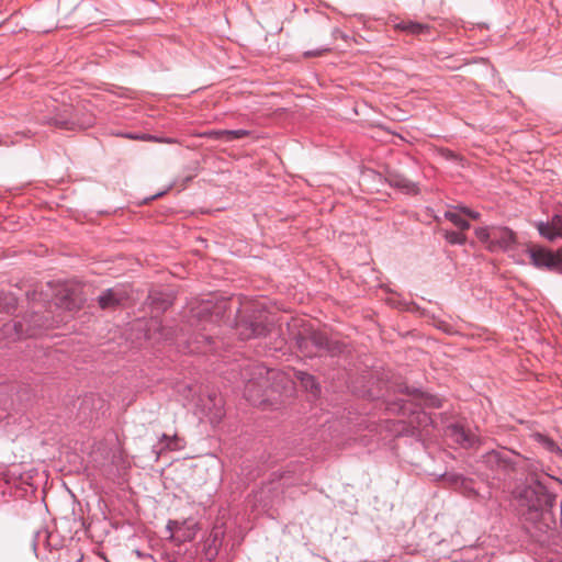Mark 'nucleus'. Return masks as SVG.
<instances>
[{
  "label": "nucleus",
  "instance_id": "5",
  "mask_svg": "<svg viewBox=\"0 0 562 562\" xmlns=\"http://www.w3.org/2000/svg\"><path fill=\"white\" fill-rule=\"evenodd\" d=\"M516 237L514 232L508 229L507 227H496L492 226V241L488 246V250H506L513 244H515Z\"/></svg>",
  "mask_w": 562,
  "mask_h": 562
},
{
  "label": "nucleus",
  "instance_id": "7",
  "mask_svg": "<svg viewBox=\"0 0 562 562\" xmlns=\"http://www.w3.org/2000/svg\"><path fill=\"white\" fill-rule=\"evenodd\" d=\"M126 299V293L121 289H109L99 299V306L102 310H114Z\"/></svg>",
  "mask_w": 562,
  "mask_h": 562
},
{
  "label": "nucleus",
  "instance_id": "1",
  "mask_svg": "<svg viewBox=\"0 0 562 562\" xmlns=\"http://www.w3.org/2000/svg\"><path fill=\"white\" fill-rule=\"evenodd\" d=\"M516 497L522 516L540 532H547L554 525L550 508L554 502L546 486L539 481H532L516 492Z\"/></svg>",
  "mask_w": 562,
  "mask_h": 562
},
{
  "label": "nucleus",
  "instance_id": "25",
  "mask_svg": "<svg viewBox=\"0 0 562 562\" xmlns=\"http://www.w3.org/2000/svg\"><path fill=\"white\" fill-rule=\"evenodd\" d=\"M13 326H14V328L16 329V331H18V334H19V335H22V334H23V330H22V324H21V323H19V324H14Z\"/></svg>",
  "mask_w": 562,
  "mask_h": 562
},
{
  "label": "nucleus",
  "instance_id": "4",
  "mask_svg": "<svg viewBox=\"0 0 562 562\" xmlns=\"http://www.w3.org/2000/svg\"><path fill=\"white\" fill-rule=\"evenodd\" d=\"M83 304V299L77 289L63 288L56 295V305L67 311H77Z\"/></svg>",
  "mask_w": 562,
  "mask_h": 562
},
{
  "label": "nucleus",
  "instance_id": "21",
  "mask_svg": "<svg viewBox=\"0 0 562 562\" xmlns=\"http://www.w3.org/2000/svg\"><path fill=\"white\" fill-rule=\"evenodd\" d=\"M460 211L462 213L467 214L468 216H470L473 220H477L479 218V213L473 212V211L469 210L468 207H460Z\"/></svg>",
  "mask_w": 562,
  "mask_h": 562
},
{
  "label": "nucleus",
  "instance_id": "16",
  "mask_svg": "<svg viewBox=\"0 0 562 562\" xmlns=\"http://www.w3.org/2000/svg\"><path fill=\"white\" fill-rule=\"evenodd\" d=\"M222 134H223V140L233 142L235 139H239V138L248 136L249 132L246 130H235V131L224 130Z\"/></svg>",
  "mask_w": 562,
  "mask_h": 562
},
{
  "label": "nucleus",
  "instance_id": "14",
  "mask_svg": "<svg viewBox=\"0 0 562 562\" xmlns=\"http://www.w3.org/2000/svg\"><path fill=\"white\" fill-rule=\"evenodd\" d=\"M445 216L461 231H467L470 227V224L458 212L448 211L445 213Z\"/></svg>",
  "mask_w": 562,
  "mask_h": 562
},
{
  "label": "nucleus",
  "instance_id": "8",
  "mask_svg": "<svg viewBox=\"0 0 562 562\" xmlns=\"http://www.w3.org/2000/svg\"><path fill=\"white\" fill-rule=\"evenodd\" d=\"M537 228L540 235L549 240L562 238V217L554 215L550 222H539Z\"/></svg>",
  "mask_w": 562,
  "mask_h": 562
},
{
  "label": "nucleus",
  "instance_id": "15",
  "mask_svg": "<svg viewBox=\"0 0 562 562\" xmlns=\"http://www.w3.org/2000/svg\"><path fill=\"white\" fill-rule=\"evenodd\" d=\"M299 378H300L302 385L306 390H308L313 394L318 393V385L316 384L314 376H312L307 373H300Z\"/></svg>",
  "mask_w": 562,
  "mask_h": 562
},
{
  "label": "nucleus",
  "instance_id": "24",
  "mask_svg": "<svg viewBox=\"0 0 562 562\" xmlns=\"http://www.w3.org/2000/svg\"><path fill=\"white\" fill-rule=\"evenodd\" d=\"M140 138H142V139H146V140H157V142H162V139H157V138H155V137H153V136H149V135L142 136ZM164 142H165V143H168V144L173 143V140H172V139H164Z\"/></svg>",
  "mask_w": 562,
  "mask_h": 562
},
{
  "label": "nucleus",
  "instance_id": "27",
  "mask_svg": "<svg viewBox=\"0 0 562 562\" xmlns=\"http://www.w3.org/2000/svg\"><path fill=\"white\" fill-rule=\"evenodd\" d=\"M209 307H210V304H209V303H206V304L204 305V307H203V310H202V311H203V312H204V311H209Z\"/></svg>",
  "mask_w": 562,
  "mask_h": 562
},
{
  "label": "nucleus",
  "instance_id": "13",
  "mask_svg": "<svg viewBox=\"0 0 562 562\" xmlns=\"http://www.w3.org/2000/svg\"><path fill=\"white\" fill-rule=\"evenodd\" d=\"M397 27L401 29L402 31H405L411 34H422V33L428 32V30H429V26L427 24H422V23L412 22V21L402 22V23L397 24Z\"/></svg>",
  "mask_w": 562,
  "mask_h": 562
},
{
  "label": "nucleus",
  "instance_id": "11",
  "mask_svg": "<svg viewBox=\"0 0 562 562\" xmlns=\"http://www.w3.org/2000/svg\"><path fill=\"white\" fill-rule=\"evenodd\" d=\"M485 462L491 468L502 469L506 470L509 467L508 461L505 459V457L497 451H491L485 456Z\"/></svg>",
  "mask_w": 562,
  "mask_h": 562
},
{
  "label": "nucleus",
  "instance_id": "10",
  "mask_svg": "<svg viewBox=\"0 0 562 562\" xmlns=\"http://www.w3.org/2000/svg\"><path fill=\"white\" fill-rule=\"evenodd\" d=\"M448 436L464 448L472 447L475 443V437L461 426L450 427Z\"/></svg>",
  "mask_w": 562,
  "mask_h": 562
},
{
  "label": "nucleus",
  "instance_id": "17",
  "mask_svg": "<svg viewBox=\"0 0 562 562\" xmlns=\"http://www.w3.org/2000/svg\"><path fill=\"white\" fill-rule=\"evenodd\" d=\"M476 237L488 248L492 241V227H481L475 229Z\"/></svg>",
  "mask_w": 562,
  "mask_h": 562
},
{
  "label": "nucleus",
  "instance_id": "3",
  "mask_svg": "<svg viewBox=\"0 0 562 562\" xmlns=\"http://www.w3.org/2000/svg\"><path fill=\"white\" fill-rule=\"evenodd\" d=\"M308 344L313 345L316 350L315 355H321L323 352H329L331 355L339 353L341 351V347L337 341L329 340L328 337L321 331H313L307 337H302L301 347L307 348ZM310 353H313L311 351Z\"/></svg>",
  "mask_w": 562,
  "mask_h": 562
},
{
  "label": "nucleus",
  "instance_id": "6",
  "mask_svg": "<svg viewBox=\"0 0 562 562\" xmlns=\"http://www.w3.org/2000/svg\"><path fill=\"white\" fill-rule=\"evenodd\" d=\"M256 370H257V375L259 379L255 380L251 378L246 383V386H245V396L247 397L248 401H250L252 403H257L259 401V398L262 395V390L267 384V381L262 378V375L265 373H267V374L270 373L263 367H257Z\"/></svg>",
  "mask_w": 562,
  "mask_h": 562
},
{
  "label": "nucleus",
  "instance_id": "12",
  "mask_svg": "<svg viewBox=\"0 0 562 562\" xmlns=\"http://www.w3.org/2000/svg\"><path fill=\"white\" fill-rule=\"evenodd\" d=\"M238 330L243 339H249L251 337L263 335L266 329L261 325L251 324V326L248 328L246 324H239Z\"/></svg>",
  "mask_w": 562,
  "mask_h": 562
},
{
  "label": "nucleus",
  "instance_id": "18",
  "mask_svg": "<svg viewBox=\"0 0 562 562\" xmlns=\"http://www.w3.org/2000/svg\"><path fill=\"white\" fill-rule=\"evenodd\" d=\"M391 184L405 189L407 192H416L415 186L405 178L395 177L391 180Z\"/></svg>",
  "mask_w": 562,
  "mask_h": 562
},
{
  "label": "nucleus",
  "instance_id": "2",
  "mask_svg": "<svg viewBox=\"0 0 562 562\" xmlns=\"http://www.w3.org/2000/svg\"><path fill=\"white\" fill-rule=\"evenodd\" d=\"M528 254L535 267L562 273V247L552 251L541 246H531Z\"/></svg>",
  "mask_w": 562,
  "mask_h": 562
},
{
  "label": "nucleus",
  "instance_id": "26",
  "mask_svg": "<svg viewBox=\"0 0 562 562\" xmlns=\"http://www.w3.org/2000/svg\"><path fill=\"white\" fill-rule=\"evenodd\" d=\"M167 446H168V448H170V449H176V448H177V445H176V443H173V442H169Z\"/></svg>",
  "mask_w": 562,
  "mask_h": 562
},
{
  "label": "nucleus",
  "instance_id": "19",
  "mask_svg": "<svg viewBox=\"0 0 562 562\" xmlns=\"http://www.w3.org/2000/svg\"><path fill=\"white\" fill-rule=\"evenodd\" d=\"M445 237L450 244H464L467 239L463 233L458 232H447Z\"/></svg>",
  "mask_w": 562,
  "mask_h": 562
},
{
  "label": "nucleus",
  "instance_id": "20",
  "mask_svg": "<svg viewBox=\"0 0 562 562\" xmlns=\"http://www.w3.org/2000/svg\"><path fill=\"white\" fill-rule=\"evenodd\" d=\"M328 52H329V48L308 50V52L305 53V56H307V57L323 56V55H325Z\"/></svg>",
  "mask_w": 562,
  "mask_h": 562
},
{
  "label": "nucleus",
  "instance_id": "23",
  "mask_svg": "<svg viewBox=\"0 0 562 562\" xmlns=\"http://www.w3.org/2000/svg\"><path fill=\"white\" fill-rule=\"evenodd\" d=\"M223 131L224 130H221V131H212L209 133V135L213 138H216V139H223Z\"/></svg>",
  "mask_w": 562,
  "mask_h": 562
},
{
  "label": "nucleus",
  "instance_id": "22",
  "mask_svg": "<svg viewBox=\"0 0 562 562\" xmlns=\"http://www.w3.org/2000/svg\"><path fill=\"white\" fill-rule=\"evenodd\" d=\"M470 484H471V482H469L467 480H462V486H463L464 493L468 494V495L475 493L473 491V488L470 487Z\"/></svg>",
  "mask_w": 562,
  "mask_h": 562
},
{
  "label": "nucleus",
  "instance_id": "9",
  "mask_svg": "<svg viewBox=\"0 0 562 562\" xmlns=\"http://www.w3.org/2000/svg\"><path fill=\"white\" fill-rule=\"evenodd\" d=\"M168 528L172 532L171 537L177 541L192 540L195 536V526L186 527L184 524L170 521Z\"/></svg>",
  "mask_w": 562,
  "mask_h": 562
}]
</instances>
